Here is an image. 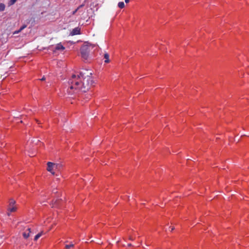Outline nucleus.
<instances>
[{"label": "nucleus", "mask_w": 249, "mask_h": 249, "mask_svg": "<svg viewBox=\"0 0 249 249\" xmlns=\"http://www.w3.org/2000/svg\"><path fill=\"white\" fill-rule=\"evenodd\" d=\"M94 86V82L91 76V72L88 71H81L73 74L68 81V93L70 95H74L81 98L89 99L91 94H84Z\"/></svg>", "instance_id": "1"}, {"label": "nucleus", "mask_w": 249, "mask_h": 249, "mask_svg": "<svg viewBox=\"0 0 249 249\" xmlns=\"http://www.w3.org/2000/svg\"><path fill=\"white\" fill-rule=\"evenodd\" d=\"M59 164H55L51 162H48L47 163V170L51 172L52 174L54 175L55 171L58 168Z\"/></svg>", "instance_id": "2"}, {"label": "nucleus", "mask_w": 249, "mask_h": 249, "mask_svg": "<svg viewBox=\"0 0 249 249\" xmlns=\"http://www.w3.org/2000/svg\"><path fill=\"white\" fill-rule=\"evenodd\" d=\"M80 53L82 57L85 60H87L89 56V51L88 47L83 46L80 49Z\"/></svg>", "instance_id": "3"}, {"label": "nucleus", "mask_w": 249, "mask_h": 249, "mask_svg": "<svg viewBox=\"0 0 249 249\" xmlns=\"http://www.w3.org/2000/svg\"><path fill=\"white\" fill-rule=\"evenodd\" d=\"M16 202L13 199H11L9 200V204L8 207V212L12 213L15 212L17 210V207L15 205Z\"/></svg>", "instance_id": "4"}, {"label": "nucleus", "mask_w": 249, "mask_h": 249, "mask_svg": "<svg viewBox=\"0 0 249 249\" xmlns=\"http://www.w3.org/2000/svg\"><path fill=\"white\" fill-rule=\"evenodd\" d=\"M80 34H81V29L79 27L73 29L70 33L71 36H75Z\"/></svg>", "instance_id": "5"}, {"label": "nucleus", "mask_w": 249, "mask_h": 249, "mask_svg": "<svg viewBox=\"0 0 249 249\" xmlns=\"http://www.w3.org/2000/svg\"><path fill=\"white\" fill-rule=\"evenodd\" d=\"M31 233V229L29 228H27L26 230H25L24 231L23 233V236L24 238H28Z\"/></svg>", "instance_id": "6"}, {"label": "nucleus", "mask_w": 249, "mask_h": 249, "mask_svg": "<svg viewBox=\"0 0 249 249\" xmlns=\"http://www.w3.org/2000/svg\"><path fill=\"white\" fill-rule=\"evenodd\" d=\"M65 48L62 45L61 43L57 44L55 47L56 51H64Z\"/></svg>", "instance_id": "7"}, {"label": "nucleus", "mask_w": 249, "mask_h": 249, "mask_svg": "<svg viewBox=\"0 0 249 249\" xmlns=\"http://www.w3.org/2000/svg\"><path fill=\"white\" fill-rule=\"evenodd\" d=\"M27 27V26L26 25H22L19 30H17V31H15L14 33H13V34H18L19 33H20V32H21L24 29H25L26 27Z\"/></svg>", "instance_id": "8"}, {"label": "nucleus", "mask_w": 249, "mask_h": 249, "mask_svg": "<svg viewBox=\"0 0 249 249\" xmlns=\"http://www.w3.org/2000/svg\"><path fill=\"white\" fill-rule=\"evenodd\" d=\"M109 54L107 53H106L104 55V58L105 59V62L107 63L109 62Z\"/></svg>", "instance_id": "9"}, {"label": "nucleus", "mask_w": 249, "mask_h": 249, "mask_svg": "<svg viewBox=\"0 0 249 249\" xmlns=\"http://www.w3.org/2000/svg\"><path fill=\"white\" fill-rule=\"evenodd\" d=\"M43 234V232H40L39 233H38V234H37L35 238H34V240L35 241H36L39 237H40Z\"/></svg>", "instance_id": "10"}, {"label": "nucleus", "mask_w": 249, "mask_h": 249, "mask_svg": "<svg viewBox=\"0 0 249 249\" xmlns=\"http://www.w3.org/2000/svg\"><path fill=\"white\" fill-rule=\"evenodd\" d=\"M118 6L120 8L122 9L124 7V3L123 1L119 2L118 4Z\"/></svg>", "instance_id": "11"}, {"label": "nucleus", "mask_w": 249, "mask_h": 249, "mask_svg": "<svg viewBox=\"0 0 249 249\" xmlns=\"http://www.w3.org/2000/svg\"><path fill=\"white\" fill-rule=\"evenodd\" d=\"M5 8V5L3 3H0V11H3Z\"/></svg>", "instance_id": "12"}, {"label": "nucleus", "mask_w": 249, "mask_h": 249, "mask_svg": "<svg viewBox=\"0 0 249 249\" xmlns=\"http://www.w3.org/2000/svg\"><path fill=\"white\" fill-rule=\"evenodd\" d=\"M17 1V0H10L8 2V5L11 6L13 5Z\"/></svg>", "instance_id": "13"}, {"label": "nucleus", "mask_w": 249, "mask_h": 249, "mask_svg": "<svg viewBox=\"0 0 249 249\" xmlns=\"http://www.w3.org/2000/svg\"><path fill=\"white\" fill-rule=\"evenodd\" d=\"M74 246V245L73 244H70L69 245H66L65 246V248L67 249H71V248H73Z\"/></svg>", "instance_id": "14"}, {"label": "nucleus", "mask_w": 249, "mask_h": 249, "mask_svg": "<svg viewBox=\"0 0 249 249\" xmlns=\"http://www.w3.org/2000/svg\"><path fill=\"white\" fill-rule=\"evenodd\" d=\"M84 5L83 4L80 5L76 9H75L74 11H73L72 15H75L76 14V13L77 12V11L78 10V9L79 8H80L81 7H82Z\"/></svg>", "instance_id": "15"}, {"label": "nucleus", "mask_w": 249, "mask_h": 249, "mask_svg": "<svg viewBox=\"0 0 249 249\" xmlns=\"http://www.w3.org/2000/svg\"><path fill=\"white\" fill-rule=\"evenodd\" d=\"M3 235L0 234V245L3 242Z\"/></svg>", "instance_id": "16"}, {"label": "nucleus", "mask_w": 249, "mask_h": 249, "mask_svg": "<svg viewBox=\"0 0 249 249\" xmlns=\"http://www.w3.org/2000/svg\"><path fill=\"white\" fill-rule=\"evenodd\" d=\"M169 229H170V231H172L174 230V228L173 227H170Z\"/></svg>", "instance_id": "17"}, {"label": "nucleus", "mask_w": 249, "mask_h": 249, "mask_svg": "<svg viewBox=\"0 0 249 249\" xmlns=\"http://www.w3.org/2000/svg\"><path fill=\"white\" fill-rule=\"evenodd\" d=\"M129 1V0H125V2L126 3H128Z\"/></svg>", "instance_id": "18"}, {"label": "nucleus", "mask_w": 249, "mask_h": 249, "mask_svg": "<svg viewBox=\"0 0 249 249\" xmlns=\"http://www.w3.org/2000/svg\"><path fill=\"white\" fill-rule=\"evenodd\" d=\"M49 222V221H48L47 220L44 221L45 223H48Z\"/></svg>", "instance_id": "19"}, {"label": "nucleus", "mask_w": 249, "mask_h": 249, "mask_svg": "<svg viewBox=\"0 0 249 249\" xmlns=\"http://www.w3.org/2000/svg\"><path fill=\"white\" fill-rule=\"evenodd\" d=\"M129 239H130V240H133V237H130Z\"/></svg>", "instance_id": "20"}, {"label": "nucleus", "mask_w": 249, "mask_h": 249, "mask_svg": "<svg viewBox=\"0 0 249 249\" xmlns=\"http://www.w3.org/2000/svg\"><path fill=\"white\" fill-rule=\"evenodd\" d=\"M41 80H45V78L43 77H42V78H41Z\"/></svg>", "instance_id": "21"}, {"label": "nucleus", "mask_w": 249, "mask_h": 249, "mask_svg": "<svg viewBox=\"0 0 249 249\" xmlns=\"http://www.w3.org/2000/svg\"><path fill=\"white\" fill-rule=\"evenodd\" d=\"M36 122H37L38 124H40V122H39L38 120H36Z\"/></svg>", "instance_id": "22"}]
</instances>
